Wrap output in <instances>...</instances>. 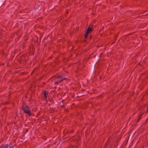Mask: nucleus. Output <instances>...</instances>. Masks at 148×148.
Here are the masks:
<instances>
[{"label":"nucleus","mask_w":148,"mask_h":148,"mask_svg":"<svg viewBox=\"0 0 148 148\" xmlns=\"http://www.w3.org/2000/svg\"><path fill=\"white\" fill-rule=\"evenodd\" d=\"M51 79H54L56 81L58 80V81L62 82L64 80H68V79L63 77L61 75H57L51 78L49 80Z\"/></svg>","instance_id":"obj_1"},{"label":"nucleus","mask_w":148,"mask_h":148,"mask_svg":"<svg viewBox=\"0 0 148 148\" xmlns=\"http://www.w3.org/2000/svg\"><path fill=\"white\" fill-rule=\"evenodd\" d=\"M22 108L24 112L27 114L29 116H31L33 115L28 106L25 105V106H22Z\"/></svg>","instance_id":"obj_2"},{"label":"nucleus","mask_w":148,"mask_h":148,"mask_svg":"<svg viewBox=\"0 0 148 148\" xmlns=\"http://www.w3.org/2000/svg\"><path fill=\"white\" fill-rule=\"evenodd\" d=\"M90 25L88 27L84 34V37L85 38H87L88 36V34L92 33L93 31V30L92 29V28L90 27Z\"/></svg>","instance_id":"obj_3"},{"label":"nucleus","mask_w":148,"mask_h":148,"mask_svg":"<svg viewBox=\"0 0 148 148\" xmlns=\"http://www.w3.org/2000/svg\"><path fill=\"white\" fill-rule=\"evenodd\" d=\"M42 93L44 95V99L46 100L49 94L48 92L46 90H44L42 91Z\"/></svg>","instance_id":"obj_4"},{"label":"nucleus","mask_w":148,"mask_h":148,"mask_svg":"<svg viewBox=\"0 0 148 148\" xmlns=\"http://www.w3.org/2000/svg\"><path fill=\"white\" fill-rule=\"evenodd\" d=\"M51 80L52 81V82L56 85H58L60 84V83L62 82L59 81H58V80L56 81L54 79H51Z\"/></svg>","instance_id":"obj_5"},{"label":"nucleus","mask_w":148,"mask_h":148,"mask_svg":"<svg viewBox=\"0 0 148 148\" xmlns=\"http://www.w3.org/2000/svg\"><path fill=\"white\" fill-rule=\"evenodd\" d=\"M12 147H11L9 145L6 144L1 147V148H13Z\"/></svg>","instance_id":"obj_6"},{"label":"nucleus","mask_w":148,"mask_h":148,"mask_svg":"<svg viewBox=\"0 0 148 148\" xmlns=\"http://www.w3.org/2000/svg\"><path fill=\"white\" fill-rule=\"evenodd\" d=\"M79 29V28L78 27H77L75 29H74V30H75V32H77Z\"/></svg>","instance_id":"obj_7"},{"label":"nucleus","mask_w":148,"mask_h":148,"mask_svg":"<svg viewBox=\"0 0 148 148\" xmlns=\"http://www.w3.org/2000/svg\"><path fill=\"white\" fill-rule=\"evenodd\" d=\"M143 115V114L142 113H140L138 117L139 118H140V119H141V117Z\"/></svg>","instance_id":"obj_8"},{"label":"nucleus","mask_w":148,"mask_h":148,"mask_svg":"<svg viewBox=\"0 0 148 148\" xmlns=\"http://www.w3.org/2000/svg\"><path fill=\"white\" fill-rule=\"evenodd\" d=\"M140 119H140V118H138V119L137 120V123H138L140 121Z\"/></svg>","instance_id":"obj_9"},{"label":"nucleus","mask_w":148,"mask_h":148,"mask_svg":"<svg viewBox=\"0 0 148 148\" xmlns=\"http://www.w3.org/2000/svg\"><path fill=\"white\" fill-rule=\"evenodd\" d=\"M52 56H51V57H49L48 58V60H49L50 59H52Z\"/></svg>","instance_id":"obj_10"},{"label":"nucleus","mask_w":148,"mask_h":148,"mask_svg":"<svg viewBox=\"0 0 148 148\" xmlns=\"http://www.w3.org/2000/svg\"><path fill=\"white\" fill-rule=\"evenodd\" d=\"M65 106L64 105V104L62 105V106H61V107H64Z\"/></svg>","instance_id":"obj_11"},{"label":"nucleus","mask_w":148,"mask_h":148,"mask_svg":"<svg viewBox=\"0 0 148 148\" xmlns=\"http://www.w3.org/2000/svg\"><path fill=\"white\" fill-rule=\"evenodd\" d=\"M43 78V77H40L39 78V80H41Z\"/></svg>","instance_id":"obj_12"},{"label":"nucleus","mask_w":148,"mask_h":148,"mask_svg":"<svg viewBox=\"0 0 148 148\" xmlns=\"http://www.w3.org/2000/svg\"><path fill=\"white\" fill-rule=\"evenodd\" d=\"M36 69H34V70L33 71H32V73H31V75H32V73H34V72L35 71V70H36Z\"/></svg>","instance_id":"obj_13"},{"label":"nucleus","mask_w":148,"mask_h":148,"mask_svg":"<svg viewBox=\"0 0 148 148\" xmlns=\"http://www.w3.org/2000/svg\"><path fill=\"white\" fill-rule=\"evenodd\" d=\"M43 85H45L46 84V82H44L42 83Z\"/></svg>","instance_id":"obj_14"},{"label":"nucleus","mask_w":148,"mask_h":148,"mask_svg":"<svg viewBox=\"0 0 148 148\" xmlns=\"http://www.w3.org/2000/svg\"><path fill=\"white\" fill-rule=\"evenodd\" d=\"M64 100H63L62 101V103L64 104Z\"/></svg>","instance_id":"obj_15"},{"label":"nucleus","mask_w":148,"mask_h":148,"mask_svg":"<svg viewBox=\"0 0 148 148\" xmlns=\"http://www.w3.org/2000/svg\"><path fill=\"white\" fill-rule=\"evenodd\" d=\"M102 53H101L100 54V58L101 57V55L102 54Z\"/></svg>","instance_id":"obj_16"},{"label":"nucleus","mask_w":148,"mask_h":148,"mask_svg":"<svg viewBox=\"0 0 148 148\" xmlns=\"http://www.w3.org/2000/svg\"><path fill=\"white\" fill-rule=\"evenodd\" d=\"M146 121L147 122L148 121V117L147 119H146Z\"/></svg>","instance_id":"obj_17"},{"label":"nucleus","mask_w":148,"mask_h":148,"mask_svg":"<svg viewBox=\"0 0 148 148\" xmlns=\"http://www.w3.org/2000/svg\"><path fill=\"white\" fill-rule=\"evenodd\" d=\"M147 112H148V106H147Z\"/></svg>","instance_id":"obj_18"},{"label":"nucleus","mask_w":148,"mask_h":148,"mask_svg":"<svg viewBox=\"0 0 148 148\" xmlns=\"http://www.w3.org/2000/svg\"><path fill=\"white\" fill-rule=\"evenodd\" d=\"M92 38V36H90V39H91Z\"/></svg>","instance_id":"obj_19"},{"label":"nucleus","mask_w":148,"mask_h":148,"mask_svg":"<svg viewBox=\"0 0 148 148\" xmlns=\"http://www.w3.org/2000/svg\"><path fill=\"white\" fill-rule=\"evenodd\" d=\"M6 103L7 104H9V103H8L7 102H6V103Z\"/></svg>","instance_id":"obj_20"},{"label":"nucleus","mask_w":148,"mask_h":148,"mask_svg":"<svg viewBox=\"0 0 148 148\" xmlns=\"http://www.w3.org/2000/svg\"><path fill=\"white\" fill-rule=\"evenodd\" d=\"M73 132V130H71V132Z\"/></svg>","instance_id":"obj_21"},{"label":"nucleus","mask_w":148,"mask_h":148,"mask_svg":"<svg viewBox=\"0 0 148 148\" xmlns=\"http://www.w3.org/2000/svg\"><path fill=\"white\" fill-rule=\"evenodd\" d=\"M107 146V145L106 144L105 146Z\"/></svg>","instance_id":"obj_22"},{"label":"nucleus","mask_w":148,"mask_h":148,"mask_svg":"<svg viewBox=\"0 0 148 148\" xmlns=\"http://www.w3.org/2000/svg\"><path fill=\"white\" fill-rule=\"evenodd\" d=\"M65 60V58H64V60Z\"/></svg>","instance_id":"obj_23"},{"label":"nucleus","mask_w":148,"mask_h":148,"mask_svg":"<svg viewBox=\"0 0 148 148\" xmlns=\"http://www.w3.org/2000/svg\"><path fill=\"white\" fill-rule=\"evenodd\" d=\"M69 60H68L67 61H69Z\"/></svg>","instance_id":"obj_24"}]
</instances>
